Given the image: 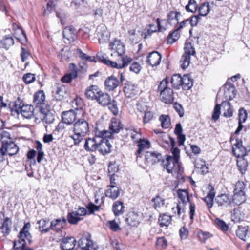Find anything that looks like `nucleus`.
<instances>
[{"label": "nucleus", "instance_id": "f257e3e1", "mask_svg": "<svg viewBox=\"0 0 250 250\" xmlns=\"http://www.w3.org/2000/svg\"><path fill=\"white\" fill-rule=\"evenodd\" d=\"M45 95L43 90H39L34 95L33 104L37 111L36 120L50 124L54 121V117L49 110V106L45 103Z\"/></svg>", "mask_w": 250, "mask_h": 250}, {"label": "nucleus", "instance_id": "f03ea898", "mask_svg": "<svg viewBox=\"0 0 250 250\" xmlns=\"http://www.w3.org/2000/svg\"><path fill=\"white\" fill-rule=\"evenodd\" d=\"M72 129L73 133L69 137L75 145H78L89 132V124L85 119L79 118L73 124Z\"/></svg>", "mask_w": 250, "mask_h": 250}, {"label": "nucleus", "instance_id": "7ed1b4c3", "mask_svg": "<svg viewBox=\"0 0 250 250\" xmlns=\"http://www.w3.org/2000/svg\"><path fill=\"white\" fill-rule=\"evenodd\" d=\"M109 130L101 129L98 127L95 128L96 136L111 137L112 135L118 133L123 129V125L121 122L116 118H112L109 127Z\"/></svg>", "mask_w": 250, "mask_h": 250}, {"label": "nucleus", "instance_id": "20e7f679", "mask_svg": "<svg viewBox=\"0 0 250 250\" xmlns=\"http://www.w3.org/2000/svg\"><path fill=\"white\" fill-rule=\"evenodd\" d=\"M168 84L169 81L166 78L160 82L158 87L161 100L166 104L172 103L174 101L173 92Z\"/></svg>", "mask_w": 250, "mask_h": 250}, {"label": "nucleus", "instance_id": "39448f33", "mask_svg": "<svg viewBox=\"0 0 250 250\" xmlns=\"http://www.w3.org/2000/svg\"><path fill=\"white\" fill-rule=\"evenodd\" d=\"M30 227V223H26L24 224L22 229L20 231L19 242L18 244L15 243L14 245V248L16 250H19L20 249L21 250L24 249L27 242H28V244L31 243V236L28 230Z\"/></svg>", "mask_w": 250, "mask_h": 250}, {"label": "nucleus", "instance_id": "423d86ee", "mask_svg": "<svg viewBox=\"0 0 250 250\" xmlns=\"http://www.w3.org/2000/svg\"><path fill=\"white\" fill-rule=\"evenodd\" d=\"M88 233H84L78 241V245L83 250H97L96 244L91 240Z\"/></svg>", "mask_w": 250, "mask_h": 250}, {"label": "nucleus", "instance_id": "0eeeda50", "mask_svg": "<svg viewBox=\"0 0 250 250\" xmlns=\"http://www.w3.org/2000/svg\"><path fill=\"white\" fill-rule=\"evenodd\" d=\"M162 164L167 172L169 173L177 172L180 169L179 161L172 158L171 156H168L165 160L162 161Z\"/></svg>", "mask_w": 250, "mask_h": 250}, {"label": "nucleus", "instance_id": "6e6552de", "mask_svg": "<svg viewBox=\"0 0 250 250\" xmlns=\"http://www.w3.org/2000/svg\"><path fill=\"white\" fill-rule=\"evenodd\" d=\"M108 137H104L99 138L97 149L100 153L105 155L110 152L112 145L106 139Z\"/></svg>", "mask_w": 250, "mask_h": 250}, {"label": "nucleus", "instance_id": "1a4fd4ad", "mask_svg": "<svg viewBox=\"0 0 250 250\" xmlns=\"http://www.w3.org/2000/svg\"><path fill=\"white\" fill-rule=\"evenodd\" d=\"M215 202L218 207L221 208H226L231 205L232 197L229 194H221L215 197Z\"/></svg>", "mask_w": 250, "mask_h": 250}, {"label": "nucleus", "instance_id": "9d476101", "mask_svg": "<svg viewBox=\"0 0 250 250\" xmlns=\"http://www.w3.org/2000/svg\"><path fill=\"white\" fill-rule=\"evenodd\" d=\"M16 111L18 113L20 112L22 116L25 118H31L34 116H35L36 118L37 117V116L36 115L37 113L34 114V108L33 106L31 105H24V104H22V106L20 105L18 108H16Z\"/></svg>", "mask_w": 250, "mask_h": 250}, {"label": "nucleus", "instance_id": "9b49d317", "mask_svg": "<svg viewBox=\"0 0 250 250\" xmlns=\"http://www.w3.org/2000/svg\"><path fill=\"white\" fill-rule=\"evenodd\" d=\"M66 223V220L64 218L62 219H57L51 222L49 227L46 228L42 231L46 233L51 229L57 232H59L61 231V229L65 226Z\"/></svg>", "mask_w": 250, "mask_h": 250}, {"label": "nucleus", "instance_id": "f8f14e48", "mask_svg": "<svg viewBox=\"0 0 250 250\" xmlns=\"http://www.w3.org/2000/svg\"><path fill=\"white\" fill-rule=\"evenodd\" d=\"M101 137L96 136L95 129L94 130V137L88 138L85 139L83 146L84 149L89 152H93L97 149L98 141Z\"/></svg>", "mask_w": 250, "mask_h": 250}, {"label": "nucleus", "instance_id": "ddd939ff", "mask_svg": "<svg viewBox=\"0 0 250 250\" xmlns=\"http://www.w3.org/2000/svg\"><path fill=\"white\" fill-rule=\"evenodd\" d=\"M101 91L97 85H91L86 88L84 94L88 100L96 101Z\"/></svg>", "mask_w": 250, "mask_h": 250}, {"label": "nucleus", "instance_id": "4468645a", "mask_svg": "<svg viewBox=\"0 0 250 250\" xmlns=\"http://www.w3.org/2000/svg\"><path fill=\"white\" fill-rule=\"evenodd\" d=\"M121 58L122 63L116 62L108 60L107 62H105V64L107 66H111L112 68L121 69L125 67L128 63H130L132 61L131 58L127 56L122 57Z\"/></svg>", "mask_w": 250, "mask_h": 250}, {"label": "nucleus", "instance_id": "2eb2a0df", "mask_svg": "<svg viewBox=\"0 0 250 250\" xmlns=\"http://www.w3.org/2000/svg\"><path fill=\"white\" fill-rule=\"evenodd\" d=\"M76 241L72 237H67L60 240V247L62 250H74Z\"/></svg>", "mask_w": 250, "mask_h": 250}, {"label": "nucleus", "instance_id": "dca6fc26", "mask_svg": "<svg viewBox=\"0 0 250 250\" xmlns=\"http://www.w3.org/2000/svg\"><path fill=\"white\" fill-rule=\"evenodd\" d=\"M109 48L115 51V53H116L119 56H122L125 52L124 45L120 40L117 39H115L110 43Z\"/></svg>", "mask_w": 250, "mask_h": 250}, {"label": "nucleus", "instance_id": "f3484780", "mask_svg": "<svg viewBox=\"0 0 250 250\" xmlns=\"http://www.w3.org/2000/svg\"><path fill=\"white\" fill-rule=\"evenodd\" d=\"M161 55L157 51H153L149 53L147 56L146 62L152 67L156 66L160 63Z\"/></svg>", "mask_w": 250, "mask_h": 250}, {"label": "nucleus", "instance_id": "a211bd4d", "mask_svg": "<svg viewBox=\"0 0 250 250\" xmlns=\"http://www.w3.org/2000/svg\"><path fill=\"white\" fill-rule=\"evenodd\" d=\"M62 123L68 125L74 124L78 119L77 114L73 110L63 112L62 113Z\"/></svg>", "mask_w": 250, "mask_h": 250}, {"label": "nucleus", "instance_id": "6ab92c4d", "mask_svg": "<svg viewBox=\"0 0 250 250\" xmlns=\"http://www.w3.org/2000/svg\"><path fill=\"white\" fill-rule=\"evenodd\" d=\"M76 31L75 28L71 26L66 27L63 31L64 39L67 40L66 43H70L74 42L76 39Z\"/></svg>", "mask_w": 250, "mask_h": 250}, {"label": "nucleus", "instance_id": "aec40b11", "mask_svg": "<svg viewBox=\"0 0 250 250\" xmlns=\"http://www.w3.org/2000/svg\"><path fill=\"white\" fill-rule=\"evenodd\" d=\"M1 146L6 154L7 153L10 156L16 155L19 150L18 146L13 141H9L8 143H5L2 145Z\"/></svg>", "mask_w": 250, "mask_h": 250}, {"label": "nucleus", "instance_id": "412c9836", "mask_svg": "<svg viewBox=\"0 0 250 250\" xmlns=\"http://www.w3.org/2000/svg\"><path fill=\"white\" fill-rule=\"evenodd\" d=\"M12 222L9 217H6L2 221L0 226V233H1L4 237L8 236L12 228Z\"/></svg>", "mask_w": 250, "mask_h": 250}, {"label": "nucleus", "instance_id": "4be33fe9", "mask_svg": "<svg viewBox=\"0 0 250 250\" xmlns=\"http://www.w3.org/2000/svg\"><path fill=\"white\" fill-rule=\"evenodd\" d=\"M145 159L148 163L154 165L162 160V155L157 152L147 151L145 154Z\"/></svg>", "mask_w": 250, "mask_h": 250}, {"label": "nucleus", "instance_id": "5701e85b", "mask_svg": "<svg viewBox=\"0 0 250 250\" xmlns=\"http://www.w3.org/2000/svg\"><path fill=\"white\" fill-rule=\"evenodd\" d=\"M157 26H156L154 24H149L148 28H147V31L145 33L144 38L146 39L147 36H150L151 34L157 30L161 31L162 29L165 30V28H163L161 25V22H166L165 20H160L159 18H157L156 20Z\"/></svg>", "mask_w": 250, "mask_h": 250}, {"label": "nucleus", "instance_id": "b1692460", "mask_svg": "<svg viewBox=\"0 0 250 250\" xmlns=\"http://www.w3.org/2000/svg\"><path fill=\"white\" fill-rule=\"evenodd\" d=\"M96 34L99 39V42L100 43L106 42L109 40V33L104 26H98L97 28Z\"/></svg>", "mask_w": 250, "mask_h": 250}, {"label": "nucleus", "instance_id": "393cba45", "mask_svg": "<svg viewBox=\"0 0 250 250\" xmlns=\"http://www.w3.org/2000/svg\"><path fill=\"white\" fill-rule=\"evenodd\" d=\"M119 81L114 76L108 77L104 82L105 89L108 91H113L119 85Z\"/></svg>", "mask_w": 250, "mask_h": 250}, {"label": "nucleus", "instance_id": "a878e982", "mask_svg": "<svg viewBox=\"0 0 250 250\" xmlns=\"http://www.w3.org/2000/svg\"><path fill=\"white\" fill-rule=\"evenodd\" d=\"M96 101L101 106H106L110 104L111 97L108 93L102 91L100 94L98 95Z\"/></svg>", "mask_w": 250, "mask_h": 250}, {"label": "nucleus", "instance_id": "bb28decb", "mask_svg": "<svg viewBox=\"0 0 250 250\" xmlns=\"http://www.w3.org/2000/svg\"><path fill=\"white\" fill-rule=\"evenodd\" d=\"M124 91L125 95L128 97H132L137 93V87L130 82L125 84Z\"/></svg>", "mask_w": 250, "mask_h": 250}, {"label": "nucleus", "instance_id": "cd10ccee", "mask_svg": "<svg viewBox=\"0 0 250 250\" xmlns=\"http://www.w3.org/2000/svg\"><path fill=\"white\" fill-rule=\"evenodd\" d=\"M108 187L109 188L106 190L105 192V196L113 200L116 199L120 194L118 188L113 185L109 186Z\"/></svg>", "mask_w": 250, "mask_h": 250}, {"label": "nucleus", "instance_id": "c85d7f7f", "mask_svg": "<svg viewBox=\"0 0 250 250\" xmlns=\"http://www.w3.org/2000/svg\"><path fill=\"white\" fill-rule=\"evenodd\" d=\"M127 217L125 219L126 222L131 226H136L139 223V217L137 213L132 212L127 215Z\"/></svg>", "mask_w": 250, "mask_h": 250}, {"label": "nucleus", "instance_id": "c756f323", "mask_svg": "<svg viewBox=\"0 0 250 250\" xmlns=\"http://www.w3.org/2000/svg\"><path fill=\"white\" fill-rule=\"evenodd\" d=\"M137 146L138 147V149L136 152L137 157H138V155L141 154V153L145 149H148L150 147V143L149 141L145 140V139H141L139 141H137Z\"/></svg>", "mask_w": 250, "mask_h": 250}, {"label": "nucleus", "instance_id": "7c9ffc66", "mask_svg": "<svg viewBox=\"0 0 250 250\" xmlns=\"http://www.w3.org/2000/svg\"><path fill=\"white\" fill-rule=\"evenodd\" d=\"M246 200L245 193L234 192V195L232 197V203L236 205H240L244 203Z\"/></svg>", "mask_w": 250, "mask_h": 250}, {"label": "nucleus", "instance_id": "2f4dec72", "mask_svg": "<svg viewBox=\"0 0 250 250\" xmlns=\"http://www.w3.org/2000/svg\"><path fill=\"white\" fill-rule=\"evenodd\" d=\"M129 36V39L132 43H137L141 39L142 34L140 31L137 32L135 29H130L128 31Z\"/></svg>", "mask_w": 250, "mask_h": 250}, {"label": "nucleus", "instance_id": "473e14b6", "mask_svg": "<svg viewBox=\"0 0 250 250\" xmlns=\"http://www.w3.org/2000/svg\"><path fill=\"white\" fill-rule=\"evenodd\" d=\"M221 106L223 108V115L226 117H230L233 114V110L229 102L223 101Z\"/></svg>", "mask_w": 250, "mask_h": 250}, {"label": "nucleus", "instance_id": "72a5a7b5", "mask_svg": "<svg viewBox=\"0 0 250 250\" xmlns=\"http://www.w3.org/2000/svg\"><path fill=\"white\" fill-rule=\"evenodd\" d=\"M248 226H239L236 230L237 237L243 241H246L248 233Z\"/></svg>", "mask_w": 250, "mask_h": 250}, {"label": "nucleus", "instance_id": "f704fd0d", "mask_svg": "<svg viewBox=\"0 0 250 250\" xmlns=\"http://www.w3.org/2000/svg\"><path fill=\"white\" fill-rule=\"evenodd\" d=\"M153 208L156 210H159L161 208L164 206L165 204V200L163 198L159 195L156 196L151 200Z\"/></svg>", "mask_w": 250, "mask_h": 250}, {"label": "nucleus", "instance_id": "c9c22d12", "mask_svg": "<svg viewBox=\"0 0 250 250\" xmlns=\"http://www.w3.org/2000/svg\"><path fill=\"white\" fill-rule=\"evenodd\" d=\"M158 221L161 227H167L171 222V216L167 214L160 215Z\"/></svg>", "mask_w": 250, "mask_h": 250}, {"label": "nucleus", "instance_id": "e433bc0d", "mask_svg": "<svg viewBox=\"0 0 250 250\" xmlns=\"http://www.w3.org/2000/svg\"><path fill=\"white\" fill-rule=\"evenodd\" d=\"M182 78L179 74L173 75L171 79V83L173 88L179 89L181 86Z\"/></svg>", "mask_w": 250, "mask_h": 250}, {"label": "nucleus", "instance_id": "4c0bfd02", "mask_svg": "<svg viewBox=\"0 0 250 250\" xmlns=\"http://www.w3.org/2000/svg\"><path fill=\"white\" fill-rule=\"evenodd\" d=\"M181 86L185 90L189 89L192 86V81L188 75H185L182 77Z\"/></svg>", "mask_w": 250, "mask_h": 250}, {"label": "nucleus", "instance_id": "58836bf2", "mask_svg": "<svg viewBox=\"0 0 250 250\" xmlns=\"http://www.w3.org/2000/svg\"><path fill=\"white\" fill-rule=\"evenodd\" d=\"M180 15L179 12L171 11L167 15V22L170 24H176L178 23V16Z\"/></svg>", "mask_w": 250, "mask_h": 250}, {"label": "nucleus", "instance_id": "ea45409f", "mask_svg": "<svg viewBox=\"0 0 250 250\" xmlns=\"http://www.w3.org/2000/svg\"><path fill=\"white\" fill-rule=\"evenodd\" d=\"M215 197V192L213 190H211L208 193L207 196L203 198L208 208L210 209L213 206V199Z\"/></svg>", "mask_w": 250, "mask_h": 250}, {"label": "nucleus", "instance_id": "a19ab883", "mask_svg": "<svg viewBox=\"0 0 250 250\" xmlns=\"http://www.w3.org/2000/svg\"><path fill=\"white\" fill-rule=\"evenodd\" d=\"M124 208L123 202L118 201L115 202L112 207V210L116 216L122 214Z\"/></svg>", "mask_w": 250, "mask_h": 250}, {"label": "nucleus", "instance_id": "79ce46f5", "mask_svg": "<svg viewBox=\"0 0 250 250\" xmlns=\"http://www.w3.org/2000/svg\"><path fill=\"white\" fill-rule=\"evenodd\" d=\"M237 158L238 159L237 161V166L238 169L241 173H245L248 167V163L243 157Z\"/></svg>", "mask_w": 250, "mask_h": 250}, {"label": "nucleus", "instance_id": "37998d69", "mask_svg": "<svg viewBox=\"0 0 250 250\" xmlns=\"http://www.w3.org/2000/svg\"><path fill=\"white\" fill-rule=\"evenodd\" d=\"M236 95V91L232 86H229L226 88L224 91V96L227 100H231L234 98Z\"/></svg>", "mask_w": 250, "mask_h": 250}, {"label": "nucleus", "instance_id": "c03bdc74", "mask_svg": "<svg viewBox=\"0 0 250 250\" xmlns=\"http://www.w3.org/2000/svg\"><path fill=\"white\" fill-rule=\"evenodd\" d=\"M77 74L76 71H74L73 69H71V72L62 77L61 79V81L62 83H70L73 79L77 77Z\"/></svg>", "mask_w": 250, "mask_h": 250}, {"label": "nucleus", "instance_id": "a18cd8bd", "mask_svg": "<svg viewBox=\"0 0 250 250\" xmlns=\"http://www.w3.org/2000/svg\"><path fill=\"white\" fill-rule=\"evenodd\" d=\"M178 196L183 203L185 204L189 202L188 194L187 190L179 189L178 190Z\"/></svg>", "mask_w": 250, "mask_h": 250}, {"label": "nucleus", "instance_id": "49530a36", "mask_svg": "<svg viewBox=\"0 0 250 250\" xmlns=\"http://www.w3.org/2000/svg\"><path fill=\"white\" fill-rule=\"evenodd\" d=\"M67 219L70 224H76L82 218L77 215L76 212L73 211L68 214Z\"/></svg>", "mask_w": 250, "mask_h": 250}, {"label": "nucleus", "instance_id": "de8ad7c7", "mask_svg": "<svg viewBox=\"0 0 250 250\" xmlns=\"http://www.w3.org/2000/svg\"><path fill=\"white\" fill-rule=\"evenodd\" d=\"M190 62V56L188 55H185L183 54L180 60L181 68L183 69H185L189 66Z\"/></svg>", "mask_w": 250, "mask_h": 250}, {"label": "nucleus", "instance_id": "09e8293b", "mask_svg": "<svg viewBox=\"0 0 250 250\" xmlns=\"http://www.w3.org/2000/svg\"><path fill=\"white\" fill-rule=\"evenodd\" d=\"M180 34L179 29H175L172 33L169 35L167 39V43L168 44H172L176 42L179 38Z\"/></svg>", "mask_w": 250, "mask_h": 250}, {"label": "nucleus", "instance_id": "8fccbe9b", "mask_svg": "<svg viewBox=\"0 0 250 250\" xmlns=\"http://www.w3.org/2000/svg\"><path fill=\"white\" fill-rule=\"evenodd\" d=\"M56 16L60 20L62 25H64L65 20L67 17V13L63 9H60L56 11Z\"/></svg>", "mask_w": 250, "mask_h": 250}, {"label": "nucleus", "instance_id": "3c124183", "mask_svg": "<svg viewBox=\"0 0 250 250\" xmlns=\"http://www.w3.org/2000/svg\"><path fill=\"white\" fill-rule=\"evenodd\" d=\"M232 152L237 157H243L247 153V149L244 146L238 148H232Z\"/></svg>", "mask_w": 250, "mask_h": 250}, {"label": "nucleus", "instance_id": "603ef678", "mask_svg": "<svg viewBox=\"0 0 250 250\" xmlns=\"http://www.w3.org/2000/svg\"><path fill=\"white\" fill-rule=\"evenodd\" d=\"M159 120L161 122V126L164 128H167L170 125V118L168 116L162 115Z\"/></svg>", "mask_w": 250, "mask_h": 250}, {"label": "nucleus", "instance_id": "864d4df0", "mask_svg": "<svg viewBox=\"0 0 250 250\" xmlns=\"http://www.w3.org/2000/svg\"><path fill=\"white\" fill-rule=\"evenodd\" d=\"M184 54L188 55L189 56H194L195 54V50L190 42L186 43L184 47Z\"/></svg>", "mask_w": 250, "mask_h": 250}, {"label": "nucleus", "instance_id": "5fc2aeb1", "mask_svg": "<svg viewBox=\"0 0 250 250\" xmlns=\"http://www.w3.org/2000/svg\"><path fill=\"white\" fill-rule=\"evenodd\" d=\"M2 47L6 49L14 44V41L12 37H6L1 42Z\"/></svg>", "mask_w": 250, "mask_h": 250}, {"label": "nucleus", "instance_id": "6e6d98bb", "mask_svg": "<svg viewBox=\"0 0 250 250\" xmlns=\"http://www.w3.org/2000/svg\"><path fill=\"white\" fill-rule=\"evenodd\" d=\"M246 189L245 183L242 181H238L235 185L234 192L245 193Z\"/></svg>", "mask_w": 250, "mask_h": 250}, {"label": "nucleus", "instance_id": "4d7b16f0", "mask_svg": "<svg viewBox=\"0 0 250 250\" xmlns=\"http://www.w3.org/2000/svg\"><path fill=\"white\" fill-rule=\"evenodd\" d=\"M2 145L4 143H6L9 142V141H13L12 138L11 137V135L9 132L6 131H2L0 133V140Z\"/></svg>", "mask_w": 250, "mask_h": 250}, {"label": "nucleus", "instance_id": "13d9d810", "mask_svg": "<svg viewBox=\"0 0 250 250\" xmlns=\"http://www.w3.org/2000/svg\"><path fill=\"white\" fill-rule=\"evenodd\" d=\"M209 11V3H204L199 8V15L204 16L207 15Z\"/></svg>", "mask_w": 250, "mask_h": 250}, {"label": "nucleus", "instance_id": "bf43d9fd", "mask_svg": "<svg viewBox=\"0 0 250 250\" xmlns=\"http://www.w3.org/2000/svg\"><path fill=\"white\" fill-rule=\"evenodd\" d=\"M55 92V94L58 95L59 97H63L66 93V88L62 84H58L56 86Z\"/></svg>", "mask_w": 250, "mask_h": 250}, {"label": "nucleus", "instance_id": "052dcab7", "mask_svg": "<svg viewBox=\"0 0 250 250\" xmlns=\"http://www.w3.org/2000/svg\"><path fill=\"white\" fill-rule=\"evenodd\" d=\"M195 167L197 168H199L202 170V172H208V167L206 166L205 161L202 159L197 160L195 163Z\"/></svg>", "mask_w": 250, "mask_h": 250}, {"label": "nucleus", "instance_id": "680f3d73", "mask_svg": "<svg viewBox=\"0 0 250 250\" xmlns=\"http://www.w3.org/2000/svg\"><path fill=\"white\" fill-rule=\"evenodd\" d=\"M156 245L161 249H164L167 247V240L164 237H159L157 240Z\"/></svg>", "mask_w": 250, "mask_h": 250}, {"label": "nucleus", "instance_id": "e2e57ef3", "mask_svg": "<svg viewBox=\"0 0 250 250\" xmlns=\"http://www.w3.org/2000/svg\"><path fill=\"white\" fill-rule=\"evenodd\" d=\"M185 8L187 11L194 12L197 9V4L194 0H190Z\"/></svg>", "mask_w": 250, "mask_h": 250}, {"label": "nucleus", "instance_id": "0e129e2a", "mask_svg": "<svg viewBox=\"0 0 250 250\" xmlns=\"http://www.w3.org/2000/svg\"><path fill=\"white\" fill-rule=\"evenodd\" d=\"M212 236V235L208 232L200 231L198 232L199 238L203 242H205L207 239H209Z\"/></svg>", "mask_w": 250, "mask_h": 250}, {"label": "nucleus", "instance_id": "69168bd1", "mask_svg": "<svg viewBox=\"0 0 250 250\" xmlns=\"http://www.w3.org/2000/svg\"><path fill=\"white\" fill-rule=\"evenodd\" d=\"M70 65L73 66L74 71H76L77 73V77L79 78L80 79H83L85 77L87 70L84 71L83 69H79V70H77L76 68V66L74 63H71Z\"/></svg>", "mask_w": 250, "mask_h": 250}, {"label": "nucleus", "instance_id": "338daca9", "mask_svg": "<svg viewBox=\"0 0 250 250\" xmlns=\"http://www.w3.org/2000/svg\"><path fill=\"white\" fill-rule=\"evenodd\" d=\"M141 68L142 67L140 64L136 62H133L129 67L130 70L136 74H138L140 72Z\"/></svg>", "mask_w": 250, "mask_h": 250}, {"label": "nucleus", "instance_id": "774afa93", "mask_svg": "<svg viewBox=\"0 0 250 250\" xmlns=\"http://www.w3.org/2000/svg\"><path fill=\"white\" fill-rule=\"evenodd\" d=\"M23 80L27 84L30 83L35 80V75L31 73L24 74L23 77Z\"/></svg>", "mask_w": 250, "mask_h": 250}]
</instances>
